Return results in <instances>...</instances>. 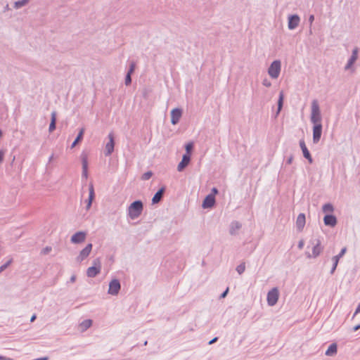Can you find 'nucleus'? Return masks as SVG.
<instances>
[{"label":"nucleus","mask_w":360,"mask_h":360,"mask_svg":"<svg viewBox=\"0 0 360 360\" xmlns=\"http://www.w3.org/2000/svg\"><path fill=\"white\" fill-rule=\"evenodd\" d=\"M120 289V284L117 280H112L109 285L108 292L111 295H117Z\"/></svg>","instance_id":"6e6552de"},{"label":"nucleus","mask_w":360,"mask_h":360,"mask_svg":"<svg viewBox=\"0 0 360 360\" xmlns=\"http://www.w3.org/2000/svg\"><path fill=\"white\" fill-rule=\"evenodd\" d=\"M92 325V321L91 319H86L82 321L79 325V329L81 331H84Z\"/></svg>","instance_id":"412c9836"},{"label":"nucleus","mask_w":360,"mask_h":360,"mask_svg":"<svg viewBox=\"0 0 360 360\" xmlns=\"http://www.w3.org/2000/svg\"><path fill=\"white\" fill-rule=\"evenodd\" d=\"M28 1H29V0H22V1H17V2H15V7L16 8L21 7V6L25 5Z\"/></svg>","instance_id":"2f4dec72"},{"label":"nucleus","mask_w":360,"mask_h":360,"mask_svg":"<svg viewBox=\"0 0 360 360\" xmlns=\"http://www.w3.org/2000/svg\"><path fill=\"white\" fill-rule=\"evenodd\" d=\"M164 192H165V188H162L155 194V195L153 196V198L152 199V202L153 204H156L160 201Z\"/></svg>","instance_id":"6ab92c4d"},{"label":"nucleus","mask_w":360,"mask_h":360,"mask_svg":"<svg viewBox=\"0 0 360 360\" xmlns=\"http://www.w3.org/2000/svg\"><path fill=\"white\" fill-rule=\"evenodd\" d=\"M86 233L82 231H79L75 233L71 238V242L73 243H82L85 240Z\"/></svg>","instance_id":"9b49d317"},{"label":"nucleus","mask_w":360,"mask_h":360,"mask_svg":"<svg viewBox=\"0 0 360 360\" xmlns=\"http://www.w3.org/2000/svg\"><path fill=\"white\" fill-rule=\"evenodd\" d=\"M306 222L305 215L304 214H300L297 216L296 220V226L297 229L301 231L304 228Z\"/></svg>","instance_id":"dca6fc26"},{"label":"nucleus","mask_w":360,"mask_h":360,"mask_svg":"<svg viewBox=\"0 0 360 360\" xmlns=\"http://www.w3.org/2000/svg\"><path fill=\"white\" fill-rule=\"evenodd\" d=\"M92 249V245L88 244L81 252L79 256L80 260H83L89 256Z\"/></svg>","instance_id":"2eb2a0df"},{"label":"nucleus","mask_w":360,"mask_h":360,"mask_svg":"<svg viewBox=\"0 0 360 360\" xmlns=\"http://www.w3.org/2000/svg\"><path fill=\"white\" fill-rule=\"evenodd\" d=\"M143 211V203L140 200L132 202L128 208V214L131 219L138 218Z\"/></svg>","instance_id":"f257e3e1"},{"label":"nucleus","mask_w":360,"mask_h":360,"mask_svg":"<svg viewBox=\"0 0 360 360\" xmlns=\"http://www.w3.org/2000/svg\"><path fill=\"white\" fill-rule=\"evenodd\" d=\"M94 197H95V193H94V186L92 184H91L89 186V199L90 200V201H93V200L94 199Z\"/></svg>","instance_id":"c85d7f7f"},{"label":"nucleus","mask_w":360,"mask_h":360,"mask_svg":"<svg viewBox=\"0 0 360 360\" xmlns=\"http://www.w3.org/2000/svg\"><path fill=\"white\" fill-rule=\"evenodd\" d=\"M300 146L302 148V150L303 152V155H304V158L308 159L309 160V162H311V157L310 153L305 145L304 140L300 141Z\"/></svg>","instance_id":"a211bd4d"},{"label":"nucleus","mask_w":360,"mask_h":360,"mask_svg":"<svg viewBox=\"0 0 360 360\" xmlns=\"http://www.w3.org/2000/svg\"><path fill=\"white\" fill-rule=\"evenodd\" d=\"M323 221L326 226H335L337 224L336 217L333 215H326L324 217Z\"/></svg>","instance_id":"4468645a"},{"label":"nucleus","mask_w":360,"mask_h":360,"mask_svg":"<svg viewBox=\"0 0 360 360\" xmlns=\"http://www.w3.org/2000/svg\"><path fill=\"white\" fill-rule=\"evenodd\" d=\"M323 211L324 212H332L333 211V207L331 204H326L323 206Z\"/></svg>","instance_id":"bb28decb"},{"label":"nucleus","mask_w":360,"mask_h":360,"mask_svg":"<svg viewBox=\"0 0 360 360\" xmlns=\"http://www.w3.org/2000/svg\"><path fill=\"white\" fill-rule=\"evenodd\" d=\"M4 155H5V152L4 150H0V162H1L3 161Z\"/></svg>","instance_id":"4c0bfd02"},{"label":"nucleus","mask_w":360,"mask_h":360,"mask_svg":"<svg viewBox=\"0 0 360 360\" xmlns=\"http://www.w3.org/2000/svg\"><path fill=\"white\" fill-rule=\"evenodd\" d=\"M0 360H11L10 359H8V358H6L4 356H0Z\"/></svg>","instance_id":"8fccbe9b"},{"label":"nucleus","mask_w":360,"mask_h":360,"mask_svg":"<svg viewBox=\"0 0 360 360\" xmlns=\"http://www.w3.org/2000/svg\"><path fill=\"white\" fill-rule=\"evenodd\" d=\"M360 313V303L357 306V308L354 312V316H356L357 314Z\"/></svg>","instance_id":"58836bf2"},{"label":"nucleus","mask_w":360,"mask_h":360,"mask_svg":"<svg viewBox=\"0 0 360 360\" xmlns=\"http://www.w3.org/2000/svg\"><path fill=\"white\" fill-rule=\"evenodd\" d=\"M283 101V93L281 92L280 93V96H279L278 103V110L279 111L281 110V109L282 108Z\"/></svg>","instance_id":"7c9ffc66"},{"label":"nucleus","mask_w":360,"mask_h":360,"mask_svg":"<svg viewBox=\"0 0 360 360\" xmlns=\"http://www.w3.org/2000/svg\"><path fill=\"white\" fill-rule=\"evenodd\" d=\"M135 63H131V65H130V68H129V70L128 72H129V74H132V72L134 71L135 70Z\"/></svg>","instance_id":"e433bc0d"},{"label":"nucleus","mask_w":360,"mask_h":360,"mask_svg":"<svg viewBox=\"0 0 360 360\" xmlns=\"http://www.w3.org/2000/svg\"><path fill=\"white\" fill-rule=\"evenodd\" d=\"M191 158L188 154L183 155L181 161L178 165L177 169L179 172L182 171L190 162Z\"/></svg>","instance_id":"ddd939ff"},{"label":"nucleus","mask_w":360,"mask_h":360,"mask_svg":"<svg viewBox=\"0 0 360 360\" xmlns=\"http://www.w3.org/2000/svg\"><path fill=\"white\" fill-rule=\"evenodd\" d=\"M215 202V198L214 195L210 194L205 198L202 202L203 208H210L212 207Z\"/></svg>","instance_id":"f8f14e48"},{"label":"nucleus","mask_w":360,"mask_h":360,"mask_svg":"<svg viewBox=\"0 0 360 360\" xmlns=\"http://www.w3.org/2000/svg\"><path fill=\"white\" fill-rule=\"evenodd\" d=\"M217 338H214L213 340H210V341L209 344H210V345H211V344L214 343V342H216V341H217Z\"/></svg>","instance_id":"09e8293b"},{"label":"nucleus","mask_w":360,"mask_h":360,"mask_svg":"<svg viewBox=\"0 0 360 360\" xmlns=\"http://www.w3.org/2000/svg\"><path fill=\"white\" fill-rule=\"evenodd\" d=\"M109 141L106 143L105 146V155H110L114 150L115 141H114V135L111 132L108 134Z\"/></svg>","instance_id":"423d86ee"},{"label":"nucleus","mask_w":360,"mask_h":360,"mask_svg":"<svg viewBox=\"0 0 360 360\" xmlns=\"http://www.w3.org/2000/svg\"><path fill=\"white\" fill-rule=\"evenodd\" d=\"M360 328V325L358 324L356 326L354 327V330L356 331Z\"/></svg>","instance_id":"de8ad7c7"},{"label":"nucleus","mask_w":360,"mask_h":360,"mask_svg":"<svg viewBox=\"0 0 360 360\" xmlns=\"http://www.w3.org/2000/svg\"><path fill=\"white\" fill-rule=\"evenodd\" d=\"M56 114L55 112L51 113V121L49 125V131L51 132L56 129Z\"/></svg>","instance_id":"5701e85b"},{"label":"nucleus","mask_w":360,"mask_h":360,"mask_svg":"<svg viewBox=\"0 0 360 360\" xmlns=\"http://www.w3.org/2000/svg\"><path fill=\"white\" fill-rule=\"evenodd\" d=\"M193 143L192 142L188 143L186 145V154H188L189 156H191V153L193 150Z\"/></svg>","instance_id":"cd10ccee"},{"label":"nucleus","mask_w":360,"mask_h":360,"mask_svg":"<svg viewBox=\"0 0 360 360\" xmlns=\"http://www.w3.org/2000/svg\"><path fill=\"white\" fill-rule=\"evenodd\" d=\"M82 161L83 175L85 176V178H86L87 177V168H88V160H87L86 155H82Z\"/></svg>","instance_id":"aec40b11"},{"label":"nucleus","mask_w":360,"mask_h":360,"mask_svg":"<svg viewBox=\"0 0 360 360\" xmlns=\"http://www.w3.org/2000/svg\"><path fill=\"white\" fill-rule=\"evenodd\" d=\"M263 84L265 85L266 86H271V83L269 81H267L266 79L264 80Z\"/></svg>","instance_id":"a19ab883"},{"label":"nucleus","mask_w":360,"mask_h":360,"mask_svg":"<svg viewBox=\"0 0 360 360\" xmlns=\"http://www.w3.org/2000/svg\"><path fill=\"white\" fill-rule=\"evenodd\" d=\"M300 21V19L297 15H293L289 16V18H288V28L290 30L295 29L298 26Z\"/></svg>","instance_id":"1a4fd4ad"},{"label":"nucleus","mask_w":360,"mask_h":360,"mask_svg":"<svg viewBox=\"0 0 360 360\" xmlns=\"http://www.w3.org/2000/svg\"><path fill=\"white\" fill-rule=\"evenodd\" d=\"M356 59H357V58H356L355 56H352L349 60L348 61V63L347 64L345 68L349 69L354 64V63L356 61Z\"/></svg>","instance_id":"c756f323"},{"label":"nucleus","mask_w":360,"mask_h":360,"mask_svg":"<svg viewBox=\"0 0 360 360\" xmlns=\"http://www.w3.org/2000/svg\"><path fill=\"white\" fill-rule=\"evenodd\" d=\"M279 296L278 290L276 288L271 290L267 294V302L270 306H274L276 304Z\"/></svg>","instance_id":"20e7f679"},{"label":"nucleus","mask_w":360,"mask_h":360,"mask_svg":"<svg viewBox=\"0 0 360 360\" xmlns=\"http://www.w3.org/2000/svg\"><path fill=\"white\" fill-rule=\"evenodd\" d=\"M12 262V259H10L5 264L0 266V272L3 271L4 269L7 268Z\"/></svg>","instance_id":"72a5a7b5"},{"label":"nucleus","mask_w":360,"mask_h":360,"mask_svg":"<svg viewBox=\"0 0 360 360\" xmlns=\"http://www.w3.org/2000/svg\"><path fill=\"white\" fill-rule=\"evenodd\" d=\"M303 247H304V241L303 240H300L299 242V244H298V248L300 249H302Z\"/></svg>","instance_id":"79ce46f5"},{"label":"nucleus","mask_w":360,"mask_h":360,"mask_svg":"<svg viewBox=\"0 0 360 360\" xmlns=\"http://www.w3.org/2000/svg\"><path fill=\"white\" fill-rule=\"evenodd\" d=\"M72 281H75V277H72Z\"/></svg>","instance_id":"603ef678"},{"label":"nucleus","mask_w":360,"mask_h":360,"mask_svg":"<svg viewBox=\"0 0 360 360\" xmlns=\"http://www.w3.org/2000/svg\"><path fill=\"white\" fill-rule=\"evenodd\" d=\"M151 176L152 173L150 172H146L145 174H143L142 179L144 180H148L151 177Z\"/></svg>","instance_id":"f704fd0d"},{"label":"nucleus","mask_w":360,"mask_h":360,"mask_svg":"<svg viewBox=\"0 0 360 360\" xmlns=\"http://www.w3.org/2000/svg\"><path fill=\"white\" fill-rule=\"evenodd\" d=\"M131 75L129 72L127 73L126 78H125V84L127 85H129L131 83Z\"/></svg>","instance_id":"c9c22d12"},{"label":"nucleus","mask_w":360,"mask_h":360,"mask_svg":"<svg viewBox=\"0 0 360 360\" xmlns=\"http://www.w3.org/2000/svg\"><path fill=\"white\" fill-rule=\"evenodd\" d=\"M245 269V264H240V265H238V266H237L236 270H237V271H238L240 274H241L243 272H244Z\"/></svg>","instance_id":"473e14b6"},{"label":"nucleus","mask_w":360,"mask_h":360,"mask_svg":"<svg viewBox=\"0 0 360 360\" xmlns=\"http://www.w3.org/2000/svg\"><path fill=\"white\" fill-rule=\"evenodd\" d=\"M311 120L314 125L321 124V117L320 114L319 105L316 101H313L311 103Z\"/></svg>","instance_id":"f03ea898"},{"label":"nucleus","mask_w":360,"mask_h":360,"mask_svg":"<svg viewBox=\"0 0 360 360\" xmlns=\"http://www.w3.org/2000/svg\"><path fill=\"white\" fill-rule=\"evenodd\" d=\"M241 227V225L240 223L238 222H234L231 225V234H233L236 233V231H238L239 229H240Z\"/></svg>","instance_id":"a878e982"},{"label":"nucleus","mask_w":360,"mask_h":360,"mask_svg":"<svg viewBox=\"0 0 360 360\" xmlns=\"http://www.w3.org/2000/svg\"><path fill=\"white\" fill-rule=\"evenodd\" d=\"M347 251V248H344L342 249V250L340 251V252L339 253L338 255H336L333 258V267L332 269V273L334 272V271L335 270L337 266H338V262H339V259L340 257H342L346 252Z\"/></svg>","instance_id":"f3484780"},{"label":"nucleus","mask_w":360,"mask_h":360,"mask_svg":"<svg viewBox=\"0 0 360 360\" xmlns=\"http://www.w3.org/2000/svg\"><path fill=\"white\" fill-rule=\"evenodd\" d=\"M314 20V16L313 15H311L309 18V20L311 24L313 22Z\"/></svg>","instance_id":"c03bdc74"},{"label":"nucleus","mask_w":360,"mask_h":360,"mask_svg":"<svg viewBox=\"0 0 360 360\" xmlns=\"http://www.w3.org/2000/svg\"><path fill=\"white\" fill-rule=\"evenodd\" d=\"M357 54H358V49H354L353 52H352V56H355L356 58H357Z\"/></svg>","instance_id":"37998d69"},{"label":"nucleus","mask_w":360,"mask_h":360,"mask_svg":"<svg viewBox=\"0 0 360 360\" xmlns=\"http://www.w3.org/2000/svg\"><path fill=\"white\" fill-rule=\"evenodd\" d=\"M41 360H47V358H44Z\"/></svg>","instance_id":"864d4df0"},{"label":"nucleus","mask_w":360,"mask_h":360,"mask_svg":"<svg viewBox=\"0 0 360 360\" xmlns=\"http://www.w3.org/2000/svg\"><path fill=\"white\" fill-rule=\"evenodd\" d=\"M337 353V345L336 344H332L329 346L326 352L327 356H333Z\"/></svg>","instance_id":"4be33fe9"},{"label":"nucleus","mask_w":360,"mask_h":360,"mask_svg":"<svg viewBox=\"0 0 360 360\" xmlns=\"http://www.w3.org/2000/svg\"><path fill=\"white\" fill-rule=\"evenodd\" d=\"M212 193H212V195H214L215 194H217V189L216 188H214L212 189Z\"/></svg>","instance_id":"49530a36"},{"label":"nucleus","mask_w":360,"mask_h":360,"mask_svg":"<svg viewBox=\"0 0 360 360\" xmlns=\"http://www.w3.org/2000/svg\"><path fill=\"white\" fill-rule=\"evenodd\" d=\"M321 252V247L319 241H317V243L313 248L312 257H317L320 252Z\"/></svg>","instance_id":"b1692460"},{"label":"nucleus","mask_w":360,"mask_h":360,"mask_svg":"<svg viewBox=\"0 0 360 360\" xmlns=\"http://www.w3.org/2000/svg\"><path fill=\"white\" fill-rule=\"evenodd\" d=\"M35 319H36V316H35V315H33V316H32V318H31V321H32H32H34L35 320Z\"/></svg>","instance_id":"3c124183"},{"label":"nucleus","mask_w":360,"mask_h":360,"mask_svg":"<svg viewBox=\"0 0 360 360\" xmlns=\"http://www.w3.org/2000/svg\"><path fill=\"white\" fill-rule=\"evenodd\" d=\"M322 132V126L321 124H316L314 126L313 128V141L314 143H317L321 136Z\"/></svg>","instance_id":"9d476101"},{"label":"nucleus","mask_w":360,"mask_h":360,"mask_svg":"<svg viewBox=\"0 0 360 360\" xmlns=\"http://www.w3.org/2000/svg\"><path fill=\"white\" fill-rule=\"evenodd\" d=\"M2 133H1V131L0 130V136H1Z\"/></svg>","instance_id":"5fc2aeb1"},{"label":"nucleus","mask_w":360,"mask_h":360,"mask_svg":"<svg viewBox=\"0 0 360 360\" xmlns=\"http://www.w3.org/2000/svg\"><path fill=\"white\" fill-rule=\"evenodd\" d=\"M229 292V288H226V290L221 294V297L224 298L226 296L227 293Z\"/></svg>","instance_id":"ea45409f"},{"label":"nucleus","mask_w":360,"mask_h":360,"mask_svg":"<svg viewBox=\"0 0 360 360\" xmlns=\"http://www.w3.org/2000/svg\"><path fill=\"white\" fill-rule=\"evenodd\" d=\"M91 203H92V201H90V200L89 199L88 203H87V205H86L87 210H89L91 207Z\"/></svg>","instance_id":"a18cd8bd"},{"label":"nucleus","mask_w":360,"mask_h":360,"mask_svg":"<svg viewBox=\"0 0 360 360\" xmlns=\"http://www.w3.org/2000/svg\"><path fill=\"white\" fill-rule=\"evenodd\" d=\"M182 115L181 110L179 108L173 109L171 112V122L172 124H176Z\"/></svg>","instance_id":"0eeeda50"},{"label":"nucleus","mask_w":360,"mask_h":360,"mask_svg":"<svg viewBox=\"0 0 360 360\" xmlns=\"http://www.w3.org/2000/svg\"><path fill=\"white\" fill-rule=\"evenodd\" d=\"M84 133V129L82 128L80 129L77 137L76 138L75 141L72 143V148H74L77 145V143L82 139Z\"/></svg>","instance_id":"393cba45"},{"label":"nucleus","mask_w":360,"mask_h":360,"mask_svg":"<svg viewBox=\"0 0 360 360\" xmlns=\"http://www.w3.org/2000/svg\"><path fill=\"white\" fill-rule=\"evenodd\" d=\"M281 72L280 60H274L270 65L268 73L271 77L276 79L278 77Z\"/></svg>","instance_id":"7ed1b4c3"},{"label":"nucleus","mask_w":360,"mask_h":360,"mask_svg":"<svg viewBox=\"0 0 360 360\" xmlns=\"http://www.w3.org/2000/svg\"><path fill=\"white\" fill-rule=\"evenodd\" d=\"M101 271V264L100 261L97 259L94 262V266L88 268L86 274L89 277H95L97 274L100 273Z\"/></svg>","instance_id":"39448f33"}]
</instances>
